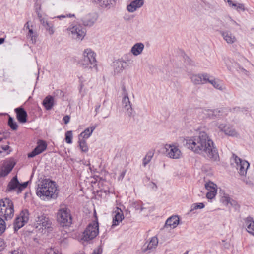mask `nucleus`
<instances>
[{"instance_id": "6ab92c4d", "label": "nucleus", "mask_w": 254, "mask_h": 254, "mask_svg": "<svg viewBox=\"0 0 254 254\" xmlns=\"http://www.w3.org/2000/svg\"><path fill=\"white\" fill-rule=\"evenodd\" d=\"M122 104L123 108L126 110L127 115L131 116L132 114L133 109L128 96L123 97Z\"/></svg>"}, {"instance_id": "49530a36", "label": "nucleus", "mask_w": 254, "mask_h": 254, "mask_svg": "<svg viewBox=\"0 0 254 254\" xmlns=\"http://www.w3.org/2000/svg\"><path fill=\"white\" fill-rule=\"evenodd\" d=\"M44 254H58V253L52 248L47 249Z\"/></svg>"}, {"instance_id": "412c9836", "label": "nucleus", "mask_w": 254, "mask_h": 254, "mask_svg": "<svg viewBox=\"0 0 254 254\" xmlns=\"http://www.w3.org/2000/svg\"><path fill=\"white\" fill-rule=\"evenodd\" d=\"M19 182L17 176H14L9 182L6 190L7 191H15L18 193L19 190Z\"/></svg>"}, {"instance_id": "f257e3e1", "label": "nucleus", "mask_w": 254, "mask_h": 254, "mask_svg": "<svg viewBox=\"0 0 254 254\" xmlns=\"http://www.w3.org/2000/svg\"><path fill=\"white\" fill-rule=\"evenodd\" d=\"M185 143L189 149L196 153L203 154L213 161L219 158L213 141L205 132H200L198 136L185 139Z\"/></svg>"}, {"instance_id": "79ce46f5", "label": "nucleus", "mask_w": 254, "mask_h": 254, "mask_svg": "<svg viewBox=\"0 0 254 254\" xmlns=\"http://www.w3.org/2000/svg\"><path fill=\"white\" fill-rule=\"evenodd\" d=\"M217 191H208L206 196L208 199H212L215 197Z\"/></svg>"}, {"instance_id": "c85d7f7f", "label": "nucleus", "mask_w": 254, "mask_h": 254, "mask_svg": "<svg viewBox=\"0 0 254 254\" xmlns=\"http://www.w3.org/2000/svg\"><path fill=\"white\" fill-rule=\"evenodd\" d=\"M96 127V126H93L86 128L80 134L79 136L82 137L84 139L88 138L91 136Z\"/></svg>"}, {"instance_id": "4468645a", "label": "nucleus", "mask_w": 254, "mask_h": 254, "mask_svg": "<svg viewBox=\"0 0 254 254\" xmlns=\"http://www.w3.org/2000/svg\"><path fill=\"white\" fill-rule=\"evenodd\" d=\"M47 148V144L44 141H40L38 143V145L36 148L30 153L28 154L29 158H32L37 155L41 153L43 151L46 150Z\"/></svg>"}, {"instance_id": "423d86ee", "label": "nucleus", "mask_w": 254, "mask_h": 254, "mask_svg": "<svg viewBox=\"0 0 254 254\" xmlns=\"http://www.w3.org/2000/svg\"><path fill=\"white\" fill-rule=\"evenodd\" d=\"M99 234V224L97 220L89 223L83 233L82 240L88 241L94 239Z\"/></svg>"}, {"instance_id": "bf43d9fd", "label": "nucleus", "mask_w": 254, "mask_h": 254, "mask_svg": "<svg viewBox=\"0 0 254 254\" xmlns=\"http://www.w3.org/2000/svg\"><path fill=\"white\" fill-rule=\"evenodd\" d=\"M99 107H100V106H99L98 107H97V108H96V110H96V112H97V110H98V109H99Z\"/></svg>"}, {"instance_id": "ea45409f", "label": "nucleus", "mask_w": 254, "mask_h": 254, "mask_svg": "<svg viewBox=\"0 0 254 254\" xmlns=\"http://www.w3.org/2000/svg\"><path fill=\"white\" fill-rule=\"evenodd\" d=\"M72 131H68L65 133V141L68 144H70L72 142Z\"/></svg>"}, {"instance_id": "e433bc0d", "label": "nucleus", "mask_w": 254, "mask_h": 254, "mask_svg": "<svg viewBox=\"0 0 254 254\" xmlns=\"http://www.w3.org/2000/svg\"><path fill=\"white\" fill-rule=\"evenodd\" d=\"M154 155V152L152 151H149L143 160V164L145 166L151 160Z\"/></svg>"}, {"instance_id": "a211bd4d", "label": "nucleus", "mask_w": 254, "mask_h": 254, "mask_svg": "<svg viewBox=\"0 0 254 254\" xmlns=\"http://www.w3.org/2000/svg\"><path fill=\"white\" fill-rule=\"evenodd\" d=\"M14 165L15 163L12 161L6 162L0 170V177H5L7 176L12 170Z\"/></svg>"}, {"instance_id": "4c0bfd02", "label": "nucleus", "mask_w": 254, "mask_h": 254, "mask_svg": "<svg viewBox=\"0 0 254 254\" xmlns=\"http://www.w3.org/2000/svg\"><path fill=\"white\" fill-rule=\"evenodd\" d=\"M80 148L81 151L84 152H86L88 150V147L85 139H81L79 141Z\"/></svg>"}, {"instance_id": "f704fd0d", "label": "nucleus", "mask_w": 254, "mask_h": 254, "mask_svg": "<svg viewBox=\"0 0 254 254\" xmlns=\"http://www.w3.org/2000/svg\"><path fill=\"white\" fill-rule=\"evenodd\" d=\"M8 125L10 127V128L13 130H16L18 129V126L17 123L10 116L8 118Z\"/></svg>"}, {"instance_id": "39448f33", "label": "nucleus", "mask_w": 254, "mask_h": 254, "mask_svg": "<svg viewBox=\"0 0 254 254\" xmlns=\"http://www.w3.org/2000/svg\"><path fill=\"white\" fill-rule=\"evenodd\" d=\"M57 220L63 226H69L72 224L70 211L66 206H61L57 213Z\"/></svg>"}, {"instance_id": "9d476101", "label": "nucleus", "mask_w": 254, "mask_h": 254, "mask_svg": "<svg viewBox=\"0 0 254 254\" xmlns=\"http://www.w3.org/2000/svg\"><path fill=\"white\" fill-rule=\"evenodd\" d=\"M67 30L69 32V34L71 33L72 38L74 39L81 40L85 35V29L80 25L72 26L69 27Z\"/></svg>"}, {"instance_id": "3c124183", "label": "nucleus", "mask_w": 254, "mask_h": 254, "mask_svg": "<svg viewBox=\"0 0 254 254\" xmlns=\"http://www.w3.org/2000/svg\"><path fill=\"white\" fill-rule=\"evenodd\" d=\"M71 15L70 14L69 15H60V16H58L57 17V18H59L60 19H61V18H65V17H70Z\"/></svg>"}, {"instance_id": "1a4fd4ad", "label": "nucleus", "mask_w": 254, "mask_h": 254, "mask_svg": "<svg viewBox=\"0 0 254 254\" xmlns=\"http://www.w3.org/2000/svg\"><path fill=\"white\" fill-rule=\"evenodd\" d=\"M29 218V214L27 210L22 211L16 218L14 222L15 230H17L26 224Z\"/></svg>"}, {"instance_id": "aec40b11", "label": "nucleus", "mask_w": 254, "mask_h": 254, "mask_svg": "<svg viewBox=\"0 0 254 254\" xmlns=\"http://www.w3.org/2000/svg\"><path fill=\"white\" fill-rule=\"evenodd\" d=\"M144 4L143 0H134L131 1L127 6V9L130 12H133Z\"/></svg>"}, {"instance_id": "6e6d98bb", "label": "nucleus", "mask_w": 254, "mask_h": 254, "mask_svg": "<svg viewBox=\"0 0 254 254\" xmlns=\"http://www.w3.org/2000/svg\"><path fill=\"white\" fill-rule=\"evenodd\" d=\"M78 77H79V79L81 82L82 83L85 81V80L82 76H79Z\"/></svg>"}, {"instance_id": "cd10ccee", "label": "nucleus", "mask_w": 254, "mask_h": 254, "mask_svg": "<svg viewBox=\"0 0 254 254\" xmlns=\"http://www.w3.org/2000/svg\"><path fill=\"white\" fill-rule=\"evenodd\" d=\"M54 98L51 96H47L43 101V105L46 110H50L54 105Z\"/></svg>"}, {"instance_id": "2eb2a0df", "label": "nucleus", "mask_w": 254, "mask_h": 254, "mask_svg": "<svg viewBox=\"0 0 254 254\" xmlns=\"http://www.w3.org/2000/svg\"><path fill=\"white\" fill-rule=\"evenodd\" d=\"M14 111L16 114V119L19 123L23 124L27 122V114L23 108H15Z\"/></svg>"}, {"instance_id": "052dcab7", "label": "nucleus", "mask_w": 254, "mask_h": 254, "mask_svg": "<svg viewBox=\"0 0 254 254\" xmlns=\"http://www.w3.org/2000/svg\"><path fill=\"white\" fill-rule=\"evenodd\" d=\"M3 138L2 137H0V142L2 141Z\"/></svg>"}, {"instance_id": "37998d69", "label": "nucleus", "mask_w": 254, "mask_h": 254, "mask_svg": "<svg viewBox=\"0 0 254 254\" xmlns=\"http://www.w3.org/2000/svg\"><path fill=\"white\" fill-rule=\"evenodd\" d=\"M28 182H24L23 183H19V190H18V193H20L22 190L24 189L25 188H26L28 185Z\"/></svg>"}, {"instance_id": "9b49d317", "label": "nucleus", "mask_w": 254, "mask_h": 254, "mask_svg": "<svg viewBox=\"0 0 254 254\" xmlns=\"http://www.w3.org/2000/svg\"><path fill=\"white\" fill-rule=\"evenodd\" d=\"M233 156L236 164V168L240 175L241 176L246 175L247 169L250 166L249 162L246 160L241 159L234 154H233Z\"/></svg>"}, {"instance_id": "0eeeda50", "label": "nucleus", "mask_w": 254, "mask_h": 254, "mask_svg": "<svg viewBox=\"0 0 254 254\" xmlns=\"http://www.w3.org/2000/svg\"><path fill=\"white\" fill-rule=\"evenodd\" d=\"M52 223L49 218L42 214L37 213L35 215L34 226L39 231H43L45 229H50L51 228Z\"/></svg>"}, {"instance_id": "4be33fe9", "label": "nucleus", "mask_w": 254, "mask_h": 254, "mask_svg": "<svg viewBox=\"0 0 254 254\" xmlns=\"http://www.w3.org/2000/svg\"><path fill=\"white\" fill-rule=\"evenodd\" d=\"M218 128L226 135L232 136L237 135L236 130L231 126H225L224 124H220L218 126Z\"/></svg>"}, {"instance_id": "7c9ffc66", "label": "nucleus", "mask_w": 254, "mask_h": 254, "mask_svg": "<svg viewBox=\"0 0 254 254\" xmlns=\"http://www.w3.org/2000/svg\"><path fill=\"white\" fill-rule=\"evenodd\" d=\"M125 64V62L123 61H116L114 64V72L119 73L122 72L124 68V64Z\"/></svg>"}, {"instance_id": "72a5a7b5", "label": "nucleus", "mask_w": 254, "mask_h": 254, "mask_svg": "<svg viewBox=\"0 0 254 254\" xmlns=\"http://www.w3.org/2000/svg\"><path fill=\"white\" fill-rule=\"evenodd\" d=\"M207 82L211 83L213 86V87L214 88H215L216 89H219L220 90H222L224 89L222 83H221V82H220L219 81H217V80H210L208 79V81H207Z\"/></svg>"}, {"instance_id": "5fc2aeb1", "label": "nucleus", "mask_w": 254, "mask_h": 254, "mask_svg": "<svg viewBox=\"0 0 254 254\" xmlns=\"http://www.w3.org/2000/svg\"><path fill=\"white\" fill-rule=\"evenodd\" d=\"M24 27H26L27 29H28V31L29 30V29H31L30 28V26H29V22H27L24 25Z\"/></svg>"}, {"instance_id": "ddd939ff", "label": "nucleus", "mask_w": 254, "mask_h": 254, "mask_svg": "<svg viewBox=\"0 0 254 254\" xmlns=\"http://www.w3.org/2000/svg\"><path fill=\"white\" fill-rule=\"evenodd\" d=\"M209 78V75L206 73L202 74H192L190 79L192 82L195 84H203L206 83Z\"/></svg>"}, {"instance_id": "dca6fc26", "label": "nucleus", "mask_w": 254, "mask_h": 254, "mask_svg": "<svg viewBox=\"0 0 254 254\" xmlns=\"http://www.w3.org/2000/svg\"><path fill=\"white\" fill-rule=\"evenodd\" d=\"M114 217L113 218V226H116L119 224L124 219V214L122 210L117 207L116 210L113 212Z\"/></svg>"}, {"instance_id": "a19ab883", "label": "nucleus", "mask_w": 254, "mask_h": 254, "mask_svg": "<svg viewBox=\"0 0 254 254\" xmlns=\"http://www.w3.org/2000/svg\"><path fill=\"white\" fill-rule=\"evenodd\" d=\"M230 198L228 195L224 194L221 198V201L225 205H228L230 202Z\"/></svg>"}, {"instance_id": "473e14b6", "label": "nucleus", "mask_w": 254, "mask_h": 254, "mask_svg": "<svg viewBox=\"0 0 254 254\" xmlns=\"http://www.w3.org/2000/svg\"><path fill=\"white\" fill-rule=\"evenodd\" d=\"M227 2L229 4L230 6L236 9L237 11H244L245 8L243 4L241 3H234L231 0H228Z\"/></svg>"}, {"instance_id": "bb28decb", "label": "nucleus", "mask_w": 254, "mask_h": 254, "mask_svg": "<svg viewBox=\"0 0 254 254\" xmlns=\"http://www.w3.org/2000/svg\"><path fill=\"white\" fill-rule=\"evenodd\" d=\"M96 20V18L95 16L91 14H88L83 18L82 22L84 25L91 26L93 25Z\"/></svg>"}, {"instance_id": "2f4dec72", "label": "nucleus", "mask_w": 254, "mask_h": 254, "mask_svg": "<svg viewBox=\"0 0 254 254\" xmlns=\"http://www.w3.org/2000/svg\"><path fill=\"white\" fill-rule=\"evenodd\" d=\"M26 37L30 39V41L32 44H35L38 35L36 32L34 31L32 29H29Z\"/></svg>"}, {"instance_id": "f03ea898", "label": "nucleus", "mask_w": 254, "mask_h": 254, "mask_svg": "<svg viewBox=\"0 0 254 254\" xmlns=\"http://www.w3.org/2000/svg\"><path fill=\"white\" fill-rule=\"evenodd\" d=\"M36 194L41 199L46 201L57 198L58 190L56 183L49 179L43 180L38 185Z\"/></svg>"}, {"instance_id": "20e7f679", "label": "nucleus", "mask_w": 254, "mask_h": 254, "mask_svg": "<svg viewBox=\"0 0 254 254\" xmlns=\"http://www.w3.org/2000/svg\"><path fill=\"white\" fill-rule=\"evenodd\" d=\"M14 214V204L11 200L4 198L0 200V216L8 221L11 220Z\"/></svg>"}, {"instance_id": "6e6552de", "label": "nucleus", "mask_w": 254, "mask_h": 254, "mask_svg": "<svg viewBox=\"0 0 254 254\" xmlns=\"http://www.w3.org/2000/svg\"><path fill=\"white\" fill-rule=\"evenodd\" d=\"M164 148L166 156L170 158L177 159L182 156V152L177 144H166Z\"/></svg>"}, {"instance_id": "603ef678", "label": "nucleus", "mask_w": 254, "mask_h": 254, "mask_svg": "<svg viewBox=\"0 0 254 254\" xmlns=\"http://www.w3.org/2000/svg\"><path fill=\"white\" fill-rule=\"evenodd\" d=\"M11 254H23L21 252H19L17 250H14L11 252Z\"/></svg>"}, {"instance_id": "7ed1b4c3", "label": "nucleus", "mask_w": 254, "mask_h": 254, "mask_svg": "<svg viewBox=\"0 0 254 254\" xmlns=\"http://www.w3.org/2000/svg\"><path fill=\"white\" fill-rule=\"evenodd\" d=\"M79 65L83 68L97 67L96 54L91 49H86L83 53V57L78 61Z\"/></svg>"}, {"instance_id": "e2e57ef3", "label": "nucleus", "mask_w": 254, "mask_h": 254, "mask_svg": "<svg viewBox=\"0 0 254 254\" xmlns=\"http://www.w3.org/2000/svg\"><path fill=\"white\" fill-rule=\"evenodd\" d=\"M2 134V132L1 131H0V135H1Z\"/></svg>"}, {"instance_id": "393cba45", "label": "nucleus", "mask_w": 254, "mask_h": 254, "mask_svg": "<svg viewBox=\"0 0 254 254\" xmlns=\"http://www.w3.org/2000/svg\"><path fill=\"white\" fill-rule=\"evenodd\" d=\"M117 0H93V1L99 4L100 6L105 8H110L116 4Z\"/></svg>"}, {"instance_id": "a878e982", "label": "nucleus", "mask_w": 254, "mask_h": 254, "mask_svg": "<svg viewBox=\"0 0 254 254\" xmlns=\"http://www.w3.org/2000/svg\"><path fill=\"white\" fill-rule=\"evenodd\" d=\"M144 48V45L142 43H137L135 44L131 49V52L134 56H138L141 54Z\"/></svg>"}, {"instance_id": "8fccbe9b", "label": "nucleus", "mask_w": 254, "mask_h": 254, "mask_svg": "<svg viewBox=\"0 0 254 254\" xmlns=\"http://www.w3.org/2000/svg\"><path fill=\"white\" fill-rule=\"evenodd\" d=\"M102 250L100 248H98L95 250L92 254H101Z\"/></svg>"}, {"instance_id": "f3484780", "label": "nucleus", "mask_w": 254, "mask_h": 254, "mask_svg": "<svg viewBox=\"0 0 254 254\" xmlns=\"http://www.w3.org/2000/svg\"><path fill=\"white\" fill-rule=\"evenodd\" d=\"M220 34L223 39L229 44H232L237 42V39L235 35L228 31H222Z\"/></svg>"}, {"instance_id": "58836bf2", "label": "nucleus", "mask_w": 254, "mask_h": 254, "mask_svg": "<svg viewBox=\"0 0 254 254\" xmlns=\"http://www.w3.org/2000/svg\"><path fill=\"white\" fill-rule=\"evenodd\" d=\"M42 25L45 27L46 30L50 35H52L54 33L53 25L52 24L49 23L48 21H46L45 23V25Z\"/></svg>"}, {"instance_id": "09e8293b", "label": "nucleus", "mask_w": 254, "mask_h": 254, "mask_svg": "<svg viewBox=\"0 0 254 254\" xmlns=\"http://www.w3.org/2000/svg\"><path fill=\"white\" fill-rule=\"evenodd\" d=\"M122 91H123V96H128L125 85H123V86H122Z\"/></svg>"}, {"instance_id": "c03bdc74", "label": "nucleus", "mask_w": 254, "mask_h": 254, "mask_svg": "<svg viewBox=\"0 0 254 254\" xmlns=\"http://www.w3.org/2000/svg\"><path fill=\"white\" fill-rule=\"evenodd\" d=\"M205 205L203 203H197L193 204V209H198L203 208Z\"/></svg>"}, {"instance_id": "c756f323", "label": "nucleus", "mask_w": 254, "mask_h": 254, "mask_svg": "<svg viewBox=\"0 0 254 254\" xmlns=\"http://www.w3.org/2000/svg\"><path fill=\"white\" fill-rule=\"evenodd\" d=\"M158 244V239L156 236L152 237L147 244L146 249L152 250L155 249Z\"/></svg>"}, {"instance_id": "4d7b16f0", "label": "nucleus", "mask_w": 254, "mask_h": 254, "mask_svg": "<svg viewBox=\"0 0 254 254\" xmlns=\"http://www.w3.org/2000/svg\"><path fill=\"white\" fill-rule=\"evenodd\" d=\"M4 42V38H0V44H2Z\"/></svg>"}, {"instance_id": "c9c22d12", "label": "nucleus", "mask_w": 254, "mask_h": 254, "mask_svg": "<svg viewBox=\"0 0 254 254\" xmlns=\"http://www.w3.org/2000/svg\"><path fill=\"white\" fill-rule=\"evenodd\" d=\"M206 189L208 191H217V185L212 182L209 181L205 184Z\"/></svg>"}, {"instance_id": "de8ad7c7", "label": "nucleus", "mask_w": 254, "mask_h": 254, "mask_svg": "<svg viewBox=\"0 0 254 254\" xmlns=\"http://www.w3.org/2000/svg\"><path fill=\"white\" fill-rule=\"evenodd\" d=\"M63 120L65 124H67L69 122L70 117L68 115H66L63 118Z\"/></svg>"}, {"instance_id": "864d4df0", "label": "nucleus", "mask_w": 254, "mask_h": 254, "mask_svg": "<svg viewBox=\"0 0 254 254\" xmlns=\"http://www.w3.org/2000/svg\"><path fill=\"white\" fill-rule=\"evenodd\" d=\"M2 149L4 151H7L9 148V146L8 145H5L1 147Z\"/></svg>"}, {"instance_id": "f8f14e48", "label": "nucleus", "mask_w": 254, "mask_h": 254, "mask_svg": "<svg viewBox=\"0 0 254 254\" xmlns=\"http://www.w3.org/2000/svg\"><path fill=\"white\" fill-rule=\"evenodd\" d=\"M226 109L225 108H219L214 110L206 109L204 111V113L208 118L211 119H215L226 115Z\"/></svg>"}, {"instance_id": "a18cd8bd", "label": "nucleus", "mask_w": 254, "mask_h": 254, "mask_svg": "<svg viewBox=\"0 0 254 254\" xmlns=\"http://www.w3.org/2000/svg\"><path fill=\"white\" fill-rule=\"evenodd\" d=\"M37 15H38V19H39V21H40L41 24L42 25H45V23L47 21L43 17L42 14L40 13L39 12H38Z\"/></svg>"}, {"instance_id": "5701e85b", "label": "nucleus", "mask_w": 254, "mask_h": 254, "mask_svg": "<svg viewBox=\"0 0 254 254\" xmlns=\"http://www.w3.org/2000/svg\"><path fill=\"white\" fill-rule=\"evenodd\" d=\"M179 222V217L177 216H173L166 220L165 226L167 228L174 229L178 226Z\"/></svg>"}, {"instance_id": "680f3d73", "label": "nucleus", "mask_w": 254, "mask_h": 254, "mask_svg": "<svg viewBox=\"0 0 254 254\" xmlns=\"http://www.w3.org/2000/svg\"><path fill=\"white\" fill-rule=\"evenodd\" d=\"M183 254H188V252H185V253H184Z\"/></svg>"}, {"instance_id": "b1692460", "label": "nucleus", "mask_w": 254, "mask_h": 254, "mask_svg": "<svg viewBox=\"0 0 254 254\" xmlns=\"http://www.w3.org/2000/svg\"><path fill=\"white\" fill-rule=\"evenodd\" d=\"M245 223L247 232L254 236V220L253 218L250 216L247 217L245 219Z\"/></svg>"}, {"instance_id": "13d9d810", "label": "nucleus", "mask_w": 254, "mask_h": 254, "mask_svg": "<svg viewBox=\"0 0 254 254\" xmlns=\"http://www.w3.org/2000/svg\"><path fill=\"white\" fill-rule=\"evenodd\" d=\"M231 21H232V22L233 23V24H235L236 25H238V24L236 23V21H235L234 20H232V19H231Z\"/></svg>"}]
</instances>
